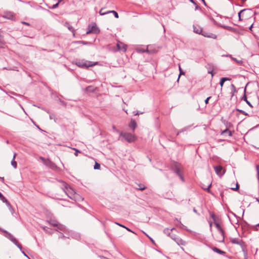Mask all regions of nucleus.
<instances>
[{"mask_svg":"<svg viewBox=\"0 0 259 259\" xmlns=\"http://www.w3.org/2000/svg\"><path fill=\"white\" fill-rule=\"evenodd\" d=\"M99 32H100V30L95 23L92 24V25H89L88 26V30L87 31V34H89L91 33H94L95 34H97V33H99Z\"/></svg>","mask_w":259,"mask_h":259,"instance_id":"6","label":"nucleus"},{"mask_svg":"<svg viewBox=\"0 0 259 259\" xmlns=\"http://www.w3.org/2000/svg\"><path fill=\"white\" fill-rule=\"evenodd\" d=\"M252 27V24L250 26L249 29L251 30Z\"/></svg>","mask_w":259,"mask_h":259,"instance_id":"51","label":"nucleus"},{"mask_svg":"<svg viewBox=\"0 0 259 259\" xmlns=\"http://www.w3.org/2000/svg\"><path fill=\"white\" fill-rule=\"evenodd\" d=\"M253 16V11L249 9H243L238 13L239 20L240 21H245L248 20Z\"/></svg>","mask_w":259,"mask_h":259,"instance_id":"3","label":"nucleus"},{"mask_svg":"<svg viewBox=\"0 0 259 259\" xmlns=\"http://www.w3.org/2000/svg\"><path fill=\"white\" fill-rule=\"evenodd\" d=\"M116 47L117 48L118 51H122L124 52H125L127 50V46L124 45L121 42H118L116 44Z\"/></svg>","mask_w":259,"mask_h":259,"instance_id":"10","label":"nucleus"},{"mask_svg":"<svg viewBox=\"0 0 259 259\" xmlns=\"http://www.w3.org/2000/svg\"><path fill=\"white\" fill-rule=\"evenodd\" d=\"M149 238H150V239L153 242H154V241L152 239V238H151L150 237H149Z\"/></svg>","mask_w":259,"mask_h":259,"instance_id":"52","label":"nucleus"},{"mask_svg":"<svg viewBox=\"0 0 259 259\" xmlns=\"http://www.w3.org/2000/svg\"><path fill=\"white\" fill-rule=\"evenodd\" d=\"M23 253L26 256V254L24 253V252H23Z\"/></svg>","mask_w":259,"mask_h":259,"instance_id":"56","label":"nucleus"},{"mask_svg":"<svg viewBox=\"0 0 259 259\" xmlns=\"http://www.w3.org/2000/svg\"><path fill=\"white\" fill-rule=\"evenodd\" d=\"M3 17L5 19L11 20H13L15 19V14L12 12H5Z\"/></svg>","mask_w":259,"mask_h":259,"instance_id":"9","label":"nucleus"},{"mask_svg":"<svg viewBox=\"0 0 259 259\" xmlns=\"http://www.w3.org/2000/svg\"><path fill=\"white\" fill-rule=\"evenodd\" d=\"M11 240H12V242H13L20 249H21L22 248V246L21 245V244H19L18 243V241L15 238H13V237H12L11 238Z\"/></svg>","mask_w":259,"mask_h":259,"instance_id":"20","label":"nucleus"},{"mask_svg":"<svg viewBox=\"0 0 259 259\" xmlns=\"http://www.w3.org/2000/svg\"><path fill=\"white\" fill-rule=\"evenodd\" d=\"M144 112H140V114H143Z\"/></svg>","mask_w":259,"mask_h":259,"instance_id":"57","label":"nucleus"},{"mask_svg":"<svg viewBox=\"0 0 259 259\" xmlns=\"http://www.w3.org/2000/svg\"><path fill=\"white\" fill-rule=\"evenodd\" d=\"M72 149H73V150H75V153H74V155H75L76 156H78V154L79 153H80V152L78 150H77V149H75V148H72Z\"/></svg>","mask_w":259,"mask_h":259,"instance_id":"33","label":"nucleus"},{"mask_svg":"<svg viewBox=\"0 0 259 259\" xmlns=\"http://www.w3.org/2000/svg\"><path fill=\"white\" fill-rule=\"evenodd\" d=\"M231 93L232 94V96H233L235 93L237 92L236 89L233 84H231Z\"/></svg>","mask_w":259,"mask_h":259,"instance_id":"22","label":"nucleus"},{"mask_svg":"<svg viewBox=\"0 0 259 259\" xmlns=\"http://www.w3.org/2000/svg\"><path fill=\"white\" fill-rule=\"evenodd\" d=\"M51 224L53 226H58V224L56 222L51 223Z\"/></svg>","mask_w":259,"mask_h":259,"instance_id":"36","label":"nucleus"},{"mask_svg":"<svg viewBox=\"0 0 259 259\" xmlns=\"http://www.w3.org/2000/svg\"><path fill=\"white\" fill-rule=\"evenodd\" d=\"M106 12H105V13H106ZM102 13H104V11H102Z\"/></svg>","mask_w":259,"mask_h":259,"instance_id":"59","label":"nucleus"},{"mask_svg":"<svg viewBox=\"0 0 259 259\" xmlns=\"http://www.w3.org/2000/svg\"><path fill=\"white\" fill-rule=\"evenodd\" d=\"M77 44H82V45H89L90 44V42L84 41H78L76 42Z\"/></svg>","mask_w":259,"mask_h":259,"instance_id":"27","label":"nucleus"},{"mask_svg":"<svg viewBox=\"0 0 259 259\" xmlns=\"http://www.w3.org/2000/svg\"><path fill=\"white\" fill-rule=\"evenodd\" d=\"M239 186L238 183H236V187L235 188H232V189L234 191H238L239 190Z\"/></svg>","mask_w":259,"mask_h":259,"instance_id":"32","label":"nucleus"},{"mask_svg":"<svg viewBox=\"0 0 259 259\" xmlns=\"http://www.w3.org/2000/svg\"><path fill=\"white\" fill-rule=\"evenodd\" d=\"M231 80V79L230 78L223 77V78H221V79H220V85H221V87H223L225 81H227V80Z\"/></svg>","mask_w":259,"mask_h":259,"instance_id":"18","label":"nucleus"},{"mask_svg":"<svg viewBox=\"0 0 259 259\" xmlns=\"http://www.w3.org/2000/svg\"><path fill=\"white\" fill-rule=\"evenodd\" d=\"M145 188L146 187L143 185L140 184L139 185V188L137 189L141 190H144L145 189Z\"/></svg>","mask_w":259,"mask_h":259,"instance_id":"30","label":"nucleus"},{"mask_svg":"<svg viewBox=\"0 0 259 259\" xmlns=\"http://www.w3.org/2000/svg\"><path fill=\"white\" fill-rule=\"evenodd\" d=\"M125 228L127 231L132 232V231H131L130 229H128V228H126V227H125Z\"/></svg>","mask_w":259,"mask_h":259,"instance_id":"48","label":"nucleus"},{"mask_svg":"<svg viewBox=\"0 0 259 259\" xmlns=\"http://www.w3.org/2000/svg\"><path fill=\"white\" fill-rule=\"evenodd\" d=\"M202 2H203V3L204 4V5H205V1L204 0H202Z\"/></svg>","mask_w":259,"mask_h":259,"instance_id":"53","label":"nucleus"},{"mask_svg":"<svg viewBox=\"0 0 259 259\" xmlns=\"http://www.w3.org/2000/svg\"><path fill=\"white\" fill-rule=\"evenodd\" d=\"M227 57H230L233 60L235 61L238 64H241L243 63L242 60H238L236 58L233 57L231 55H226Z\"/></svg>","mask_w":259,"mask_h":259,"instance_id":"19","label":"nucleus"},{"mask_svg":"<svg viewBox=\"0 0 259 259\" xmlns=\"http://www.w3.org/2000/svg\"><path fill=\"white\" fill-rule=\"evenodd\" d=\"M210 186H211V184H210V185L208 186V188L206 189V190H207V191H208V192H209V188H210Z\"/></svg>","mask_w":259,"mask_h":259,"instance_id":"46","label":"nucleus"},{"mask_svg":"<svg viewBox=\"0 0 259 259\" xmlns=\"http://www.w3.org/2000/svg\"><path fill=\"white\" fill-rule=\"evenodd\" d=\"M193 31L195 33L201 34L203 30L202 29L199 27L193 26Z\"/></svg>","mask_w":259,"mask_h":259,"instance_id":"14","label":"nucleus"},{"mask_svg":"<svg viewBox=\"0 0 259 259\" xmlns=\"http://www.w3.org/2000/svg\"><path fill=\"white\" fill-rule=\"evenodd\" d=\"M16 154H15L14 156H13V159L11 162V164L12 165V166L15 168H16L17 167V162L16 161H15V157H16Z\"/></svg>","mask_w":259,"mask_h":259,"instance_id":"23","label":"nucleus"},{"mask_svg":"<svg viewBox=\"0 0 259 259\" xmlns=\"http://www.w3.org/2000/svg\"><path fill=\"white\" fill-rule=\"evenodd\" d=\"M210 227H211V226H212V223H210Z\"/></svg>","mask_w":259,"mask_h":259,"instance_id":"54","label":"nucleus"},{"mask_svg":"<svg viewBox=\"0 0 259 259\" xmlns=\"http://www.w3.org/2000/svg\"><path fill=\"white\" fill-rule=\"evenodd\" d=\"M61 1V0L59 1V2H58V3H57L56 4L54 5L53 6V8H56V7L58 6V5L59 3H60Z\"/></svg>","mask_w":259,"mask_h":259,"instance_id":"43","label":"nucleus"},{"mask_svg":"<svg viewBox=\"0 0 259 259\" xmlns=\"http://www.w3.org/2000/svg\"><path fill=\"white\" fill-rule=\"evenodd\" d=\"M129 127L132 130H135L137 127V123L135 120L132 119L129 123Z\"/></svg>","mask_w":259,"mask_h":259,"instance_id":"15","label":"nucleus"},{"mask_svg":"<svg viewBox=\"0 0 259 259\" xmlns=\"http://www.w3.org/2000/svg\"><path fill=\"white\" fill-rule=\"evenodd\" d=\"M64 26L67 27L70 31L73 33V35H74V30L73 28L70 25L69 22H65L64 24Z\"/></svg>","mask_w":259,"mask_h":259,"instance_id":"16","label":"nucleus"},{"mask_svg":"<svg viewBox=\"0 0 259 259\" xmlns=\"http://www.w3.org/2000/svg\"><path fill=\"white\" fill-rule=\"evenodd\" d=\"M120 135L128 142H134L136 140L135 136L131 133L122 132L121 133Z\"/></svg>","mask_w":259,"mask_h":259,"instance_id":"5","label":"nucleus"},{"mask_svg":"<svg viewBox=\"0 0 259 259\" xmlns=\"http://www.w3.org/2000/svg\"><path fill=\"white\" fill-rule=\"evenodd\" d=\"M58 227V228L61 230H63V229H64V227L60 225V224H58V226H57Z\"/></svg>","mask_w":259,"mask_h":259,"instance_id":"34","label":"nucleus"},{"mask_svg":"<svg viewBox=\"0 0 259 259\" xmlns=\"http://www.w3.org/2000/svg\"><path fill=\"white\" fill-rule=\"evenodd\" d=\"M208 73L209 74H211V76L212 77L213 76V70H209L208 71Z\"/></svg>","mask_w":259,"mask_h":259,"instance_id":"40","label":"nucleus"},{"mask_svg":"<svg viewBox=\"0 0 259 259\" xmlns=\"http://www.w3.org/2000/svg\"><path fill=\"white\" fill-rule=\"evenodd\" d=\"M212 249L214 251H215V252H217L218 253L221 254H224L225 253V252L224 251H223L222 250H221L220 249H219V248H217L215 247H213L212 248Z\"/></svg>","mask_w":259,"mask_h":259,"instance_id":"21","label":"nucleus"},{"mask_svg":"<svg viewBox=\"0 0 259 259\" xmlns=\"http://www.w3.org/2000/svg\"><path fill=\"white\" fill-rule=\"evenodd\" d=\"M59 187L64 191L66 195L75 201L82 199L79 195L67 184L63 181H59Z\"/></svg>","mask_w":259,"mask_h":259,"instance_id":"1","label":"nucleus"},{"mask_svg":"<svg viewBox=\"0 0 259 259\" xmlns=\"http://www.w3.org/2000/svg\"><path fill=\"white\" fill-rule=\"evenodd\" d=\"M214 225L217 230L213 235V237L216 241L220 242H223L224 239V231L218 223L215 222Z\"/></svg>","mask_w":259,"mask_h":259,"instance_id":"2","label":"nucleus"},{"mask_svg":"<svg viewBox=\"0 0 259 259\" xmlns=\"http://www.w3.org/2000/svg\"><path fill=\"white\" fill-rule=\"evenodd\" d=\"M40 159H41L43 161H44L45 163L46 164V165H48L49 163H51V162L49 160H45L44 159V158H42V157H40Z\"/></svg>","mask_w":259,"mask_h":259,"instance_id":"28","label":"nucleus"},{"mask_svg":"<svg viewBox=\"0 0 259 259\" xmlns=\"http://www.w3.org/2000/svg\"><path fill=\"white\" fill-rule=\"evenodd\" d=\"M43 229H44V230L45 231H47V230L46 229V228H45V227H44V228H43Z\"/></svg>","mask_w":259,"mask_h":259,"instance_id":"55","label":"nucleus"},{"mask_svg":"<svg viewBox=\"0 0 259 259\" xmlns=\"http://www.w3.org/2000/svg\"><path fill=\"white\" fill-rule=\"evenodd\" d=\"M21 23L27 26H30V24L28 22H25V21H22Z\"/></svg>","mask_w":259,"mask_h":259,"instance_id":"39","label":"nucleus"},{"mask_svg":"<svg viewBox=\"0 0 259 259\" xmlns=\"http://www.w3.org/2000/svg\"><path fill=\"white\" fill-rule=\"evenodd\" d=\"M133 114L135 116L138 115L139 114V112L138 111H134L133 112Z\"/></svg>","mask_w":259,"mask_h":259,"instance_id":"41","label":"nucleus"},{"mask_svg":"<svg viewBox=\"0 0 259 259\" xmlns=\"http://www.w3.org/2000/svg\"><path fill=\"white\" fill-rule=\"evenodd\" d=\"M232 134L231 131H222L220 134L222 138H225L227 137L231 136Z\"/></svg>","mask_w":259,"mask_h":259,"instance_id":"11","label":"nucleus"},{"mask_svg":"<svg viewBox=\"0 0 259 259\" xmlns=\"http://www.w3.org/2000/svg\"><path fill=\"white\" fill-rule=\"evenodd\" d=\"M214 169L216 174L220 177H222L226 172V169H223L220 165L214 166Z\"/></svg>","mask_w":259,"mask_h":259,"instance_id":"7","label":"nucleus"},{"mask_svg":"<svg viewBox=\"0 0 259 259\" xmlns=\"http://www.w3.org/2000/svg\"><path fill=\"white\" fill-rule=\"evenodd\" d=\"M201 35L205 37H210V38H216V37H217L216 35H215L213 33L206 32V31H202Z\"/></svg>","mask_w":259,"mask_h":259,"instance_id":"13","label":"nucleus"},{"mask_svg":"<svg viewBox=\"0 0 259 259\" xmlns=\"http://www.w3.org/2000/svg\"><path fill=\"white\" fill-rule=\"evenodd\" d=\"M175 171L180 177H181V168L180 167H177L176 169L175 170Z\"/></svg>","mask_w":259,"mask_h":259,"instance_id":"25","label":"nucleus"},{"mask_svg":"<svg viewBox=\"0 0 259 259\" xmlns=\"http://www.w3.org/2000/svg\"><path fill=\"white\" fill-rule=\"evenodd\" d=\"M100 168V165L97 162H95V164L94 165V169H99Z\"/></svg>","mask_w":259,"mask_h":259,"instance_id":"29","label":"nucleus"},{"mask_svg":"<svg viewBox=\"0 0 259 259\" xmlns=\"http://www.w3.org/2000/svg\"><path fill=\"white\" fill-rule=\"evenodd\" d=\"M179 70L180 71V74H182V70L180 66H179Z\"/></svg>","mask_w":259,"mask_h":259,"instance_id":"47","label":"nucleus"},{"mask_svg":"<svg viewBox=\"0 0 259 259\" xmlns=\"http://www.w3.org/2000/svg\"><path fill=\"white\" fill-rule=\"evenodd\" d=\"M197 9H198V5L196 4V5H195V10H196Z\"/></svg>","mask_w":259,"mask_h":259,"instance_id":"49","label":"nucleus"},{"mask_svg":"<svg viewBox=\"0 0 259 259\" xmlns=\"http://www.w3.org/2000/svg\"><path fill=\"white\" fill-rule=\"evenodd\" d=\"M98 64V62H92L91 61H86L84 60H79L76 61L75 64L81 68H88L89 67H92L95 66Z\"/></svg>","mask_w":259,"mask_h":259,"instance_id":"4","label":"nucleus"},{"mask_svg":"<svg viewBox=\"0 0 259 259\" xmlns=\"http://www.w3.org/2000/svg\"><path fill=\"white\" fill-rule=\"evenodd\" d=\"M192 3H193L194 5H196V3L194 2L193 0H189Z\"/></svg>","mask_w":259,"mask_h":259,"instance_id":"44","label":"nucleus"},{"mask_svg":"<svg viewBox=\"0 0 259 259\" xmlns=\"http://www.w3.org/2000/svg\"><path fill=\"white\" fill-rule=\"evenodd\" d=\"M37 128H38L39 130H41L38 125H36Z\"/></svg>","mask_w":259,"mask_h":259,"instance_id":"50","label":"nucleus"},{"mask_svg":"<svg viewBox=\"0 0 259 259\" xmlns=\"http://www.w3.org/2000/svg\"><path fill=\"white\" fill-rule=\"evenodd\" d=\"M117 224L118 225H119V226H121V227H123V228H125V226H124L123 225H122L119 224H118V223H117Z\"/></svg>","mask_w":259,"mask_h":259,"instance_id":"45","label":"nucleus"},{"mask_svg":"<svg viewBox=\"0 0 259 259\" xmlns=\"http://www.w3.org/2000/svg\"><path fill=\"white\" fill-rule=\"evenodd\" d=\"M237 111H238L239 112H240V113H242V114H244V115H247V113H246V112H245L244 111H243V110H240V109H237Z\"/></svg>","mask_w":259,"mask_h":259,"instance_id":"35","label":"nucleus"},{"mask_svg":"<svg viewBox=\"0 0 259 259\" xmlns=\"http://www.w3.org/2000/svg\"><path fill=\"white\" fill-rule=\"evenodd\" d=\"M179 245H185L186 242L181 238H174Z\"/></svg>","mask_w":259,"mask_h":259,"instance_id":"17","label":"nucleus"},{"mask_svg":"<svg viewBox=\"0 0 259 259\" xmlns=\"http://www.w3.org/2000/svg\"><path fill=\"white\" fill-rule=\"evenodd\" d=\"M243 98L246 101V103L248 105H249L251 107H252V105L251 104V103L247 100V98H246V97L245 96H244Z\"/></svg>","mask_w":259,"mask_h":259,"instance_id":"31","label":"nucleus"},{"mask_svg":"<svg viewBox=\"0 0 259 259\" xmlns=\"http://www.w3.org/2000/svg\"><path fill=\"white\" fill-rule=\"evenodd\" d=\"M99 13H100V15H106V14H109V13H113L114 15V17L116 18H118L119 17L118 13L114 10L109 11L106 12V13H102V9H101L99 12Z\"/></svg>","mask_w":259,"mask_h":259,"instance_id":"12","label":"nucleus"},{"mask_svg":"<svg viewBox=\"0 0 259 259\" xmlns=\"http://www.w3.org/2000/svg\"><path fill=\"white\" fill-rule=\"evenodd\" d=\"M173 230H174V229H169L168 228H166L164 230V232L169 235V231H172Z\"/></svg>","mask_w":259,"mask_h":259,"instance_id":"26","label":"nucleus"},{"mask_svg":"<svg viewBox=\"0 0 259 259\" xmlns=\"http://www.w3.org/2000/svg\"><path fill=\"white\" fill-rule=\"evenodd\" d=\"M0 198L3 202H6L8 205H10L9 202L8 201L6 198L2 195L1 193H0Z\"/></svg>","mask_w":259,"mask_h":259,"instance_id":"24","label":"nucleus"},{"mask_svg":"<svg viewBox=\"0 0 259 259\" xmlns=\"http://www.w3.org/2000/svg\"><path fill=\"white\" fill-rule=\"evenodd\" d=\"M55 114H51L50 115V119H54V118H55Z\"/></svg>","mask_w":259,"mask_h":259,"instance_id":"38","label":"nucleus"},{"mask_svg":"<svg viewBox=\"0 0 259 259\" xmlns=\"http://www.w3.org/2000/svg\"><path fill=\"white\" fill-rule=\"evenodd\" d=\"M211 98V97H208V98H206V99L205 100V103L206 104H207L208 103V101Z\"/></svg>","mask_w":259,"mask_h":259,"instance_id":"37","label":"nucleus"},{"mask_svg":"<svg viewBox=\"0 0 259 259\" xmlns=\"http://www.w3.org/2000/svg\"><path fill=\"white\" fill-rule=\"evenodd\" d=\"M256 170L257 171V174H258V178H259V165H257L256 166Z\"/></svg>","mask_w":259,"mask_h":259,"instance_id":"42","label":"nucleus"},{"mask_svg":"<svg viewBox=\"0 0 259 259\" xmlns=\"http://www.w3.org/2000/svg\"><path fill=\"white\" fill-rule=\"evenodd\" d=\"M246 0H242L243 2H245L246 1Z\"/></svg>","mask_w":259,"mask_h":259,"instance_id":"58","label":"nucleus"},{"mask_svg":"<svg viewBox=\"0 0 259 259\" xmlns=\"http://www.w3.org/2000/svg\"><path fill=\"white\" fill-rule=\"evenodd\" d=\"M137 51L139 53L147 52L149 54L155 53L157 51L151 49V46H147L146 49L138 48Z\"/></svg>","mask_w":259,"mask_h":259,"instance_id":"8","label":"nucleus"}]
</instances>
